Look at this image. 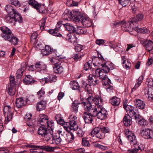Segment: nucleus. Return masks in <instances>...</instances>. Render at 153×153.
<instances>
[{
  "label": "nucleus",
  "instance_id": "f257e3e1",
  "mask_svg": "<svg viewBox=\"0 0 153 153\" xmlns=\"http://www.w3.org/2000/svg\"><path fill=\"white\" fill-rule=\"evenodd\" d=\"M54 128V123L53 120L48 122V143L52 144H59L65 140L66 133L64 130L60 129L57 131L59 136L53 135V129Z\"/></svg>",
  "mask_w": 153,
  "mask_h": 153
},
{
  "label": "nucleus",
  "instance_id": "f03ea898",
  "mask_svg": "<svg viewBox=\"0 0 153 153\" xmlns=\"http://www.w3.org/2000/svg\"><path fill=\"white\" fill-rule=\"evenodd\" d=\"M0 30L2 32L1 36L4 40L9 42L12 45H17L19 39L12 33L11 30L6 27H1Z\"/></svg>",
  "mask_w": 153,
  "mask_h": 153
},
{
  "label": "nucleus",
  "instance_id": "7ed1b4c3",
  "mask_svg": "<svg viewBox=\"0 0 153 153\" xmlns=\"http://www.w3.org/2000/svg\"><path fill=\"white\" fill-rule=\"evenodd\" d=\"M100 99H102L99 97L95 98L92 96V95L90 93L87 99L85 101L82 102V103L83 104L84 108L85 110L87 111H88L89 113H90L92 114L93 112L95 110L96 106L93 105L92 103H94L96 105V102H99Z\"/></svg>",
  "mask_w": 153,
  "mask_h": 153
},
{
  "label": "nucleus",
  "instance_id": "20e7f679",
  "mask_svg": "<svg viewBox=\"0 0 153 153\" xmlns=\"http://www.w3.org/2000/svg\"><path fill=\"white\" fill-rule=\"evenodd\" d=\"M102 99H100L99 102H96L95 108L92 114L93 117H97L101 120L106 119L108 114L107 111L102 107Z\"/></svg>",
  "mask_w": 153,
  "mask_h": 153
},
{
  "label": "nucleus",
  "instance_id": "39448f33",
  "mask_svg": "<svg viewBox=\"0 0 153 153\" xmlns=\"http://www.w3.org/2000/svg\"><path fill=\"white\" fill-rule=\"evenodd\" d=\"M77 119V117L75 116H70L69 122L64 123L63 126L64 129L68 132H70V130H77L78 128Z\"/></svg>",
  "mask_w": 153,
  "mask_h": 153
},
{
  "label": "nucleus",
  "instance_id": "423d86ee",
  "mask_svg": "<svg viewBox=\"0 0 153 153\" xmlns=\"http://www.w3.org/2000/svg\"><path fill=\"white\" fill-rule=\"evenodd\" d=\"M74 13L75 21L81 23L85 27H90L91 26V21L88 18L82 16L79 11H76Z\"/></svg>",
  "mask_w": 153,
  "mask_h": 153
},
{
  "label": "nucleus",
  "instance_id": "0eeeda50",
  "mask_svg": "<svg viewBox=\"0 0 153 153\" xmlns=\"http://www.w3.org/2000/svg\"><path fill=\"white\" fill-rule=\"evenodd\" d=\"M27 2L30 5L36 9L40 13L45 14L47 12V10L44 5L38 3L35 0H27Z\"/></svg>",
  "mask_w": 153,
  "mask_h": 153
},
{
  "label": "nucleus",
  "instance_id": "6e6552de",
  "mask_svg": "<svg viewBox=\"0 0 153 153\" xmlns=\"http://www.w3.org/2000/svg\"><path fill=\"white\" fill-rule=\"evenodd\" d=\"M123 108L126 109L128 115L131 117H134L135 120L138 119V117L140 115L139 112L137 110L134 109V107L131 105H126V103L123 104Z\"/></svg>",
  "mask_w": 153,
  "mask_h": 153
},
{
  "label": "nucleus",
  "instance_id": "1a4fd4ad",
  "mask_svg": "<svg viewBox=\"0 0 153 153\" xmlns=\"http://www.w3.org/2000/svg\"><path fill=\"white\" fill-rule=\"evenodd\" d=\"M62 25L65 27V29L70 33L76 32V28L72 24L68 23H64L62 21H60L57 23L56 25V28H59Z\"/></svg>",
  "mask_w": 153,
  "mask_h": 153
},
{
  "label": "nucleus",
  "instance_id": "9d476101",
  "mask_svg": "<svg viewBox=\"0 0 153 153\" xmlns=\"http://www.w3.org/2000/svg\"><path fill=\"white\" fill-rule=\"evenodd\" d=\"M100 56H99L98 57H95L92 59L93 64L95 68L94 69H99L100 67L104 65V63L105 62V60L103 58L102 56L100 55Z\"/></svg>",
  "mask_w": 153,
  "mask_h": 153
},
{
  "label": "nucleus",
  "instance_id": "9b49d317",
  "mask_svg": "<svg viewBox=\"0 0 153 153\" xmlns=\"http://www.w3.org/2000/svg\"><path fill=\"white\" fill-rule=\"evenodd\" d=\"M3 112L5 117V121L7 123L12 119L13 117V112L10 106H5L4 108Z\"/></svg>",
  "mask_w": 153,
  "mask_h": 153
},
{
  "label": "nucleus",
  "instance_id": "f8f14e48",
  "mask_svg": "<svg viewBox=\"0 0 153 153\" xmlns=\"http://www.w3.org/2000/svg\"><path fill=\"white\" fill-rule=\"evenodd\" d=\"M140 43L145 48L146 50L150 52L153 48V42L150 40L140 38L139 39Z\"/></svg>",
  "mask_w": 153,
  "mask_h": 153
},
{
  "label": "nucleus",
  "instance_id": "ddd939ff",
  "mask_svg": "<svg viewBox=\"0 0 153 153\" xmlns=\"http://www.w3.org/2000/svg\"><path fill=\"white\" fill-rule=\"evenodd\" d=\"M125 134L127 137L131 145H136L137 144L136 137L132 132L128 129L125 130Z\"/></svg>",
  "mask_w": 153,
  "mask_h": 153
},
{
  "label": "nucleus",
  "instance_id": "4468645a",
  "mask_svg": "<svg viewBox=\"0 0 153 153\" xmlns=\"http://www.w3.org/2000/svg\"><path fill=\"white\" fill-rule=\"evenodd\" d=\"M134 24L133 23L132 21H130L125 22L123 21L122 25V29L125 31H134L135 27H134Z\"/></svg>",
  "mask_w": 153,
  "mask_h": 153
},
{
  "label": "nucleus",
  "instance_id": "2eb2a0df",
  "mask_svg": "<svg viewBox=\"0 0 153 153\" xmlns=\"http://www.w3.org/2000/svg\"><path fill=\"white\" fill-rule=\"evenodd\" d=\"M141 134L142 137L146 139L153 138V131L149 128H145L142 130Z\"/></svg>",
  "mask_w": 153,
  "mask_h": 153
},
{
  "label": "nucleus",
  "instance_id": "dca6fc26",
  "mask_svg": "<svg viewBox=\"0 0 153 153\" xmlns=\"http://www.w3.org/2000/svg\"><path fill=\"white\" fill-rule=\"evenodd\" d=\"M100 125L98 127H96L92 131L91 133V135H96V137L99 139H102L104 137L105 135L103 133H101L100 131Z\"/></svg>",
  "mask_w": 153,
  "mask_h": 153
},
{
  "label": "nucleus",
  "instance_id": "f3484780",
  "mask_svg": "<svg viewBox=\"0 0 153 153\" xmlns=\"http://www.w3.org/2000/svg\"><path fill=\"white\" fill-rule=\"evenodd\" d=\"M76 11H74V14H73L72 12L71 11L68 10H66L62 15V18L64 20H68L69 19H73L74 21V13Z\"/></svg>",
  "mask_w": 153,
  "mask_h": 153
},
{
  "label": "nucleus",
  "instance_id": "a211bd4d",
  "mask_svg": "<svg viewBox=\"0 0 153 153\" xmlns=\"http://www.w3.org/2000/svg\"><path fill=\"white\" fill-rule=\"evenodd\" d=\"M41 126L38 129V134L42 137L47 138V126L43 123H41Z\"/></svg>",
  "mask_w": 153,
  "mask_h": 153
},
{
  "label": "nucleus",
  "instance_id": "6ab92c4d",
  "mask_svg": "<svg viewBox=\"0 0 153 153\" xmlns=\"http://www.w3.org/2000/svg\"><path fill=\"white\" fill-rule=\"evenodd\" d=\"M102 68H103V70L105 74L108 73L111 70L114 69V66L113 64L110 62H106L104 63V65L102 66Z\"/></svg>",
  "mask_w": 153,
  "mask_h": 153
},
{
  "label": "nucleus",
  "instance_id": "aec40b11",
  "mask_svg": "<svg viewBox=\"0 0 153 153\" xmlns=\"http://www.w3.org/2000/svg\"><path fill=\"white\" fill-rule=\"evenodd\" d=\"M28 147L33 149H31L30 150V152H33V153H37L38 150L37 149H42L46 151H48V147L47 146L28 145Z\"/></svg>",
  "mask_w": 153,
  "mask_h": 153
},
{
  "label": "nucleus",
  "instance_id": "412c9836",
  "mask_svg": "<svg viewBox=\"0 0 153 153\" xmlns=\"http://www.w3.org/2000/svg\"><path fill=\"white\" fill-rule=\"evenodd\" d=\"M95 73L96 75L98 76L100 79L105 80L108 78L106 74L104 72L103 68L101 70H100L99 69H96Z\"/></svg>",
  "mask_w": 153,
  "mask_h": 153
},
{
  "label": "nucleus",
  "instance_id": "4be33fe9",
  "mask_svg": "<svg viewBox=\"0 0 153 153\" xmlns=\"http://www.w3.org/2000/svg\"><path fill=\"white\" fill-rule=\"evenodd\" d=\"M23 81V83L26 85L31 84L36 82L33 77L29 75H26Z\"/></svg>",
  "mask_w": 153,
  "mask_h": 153
},
{
  "label": "nucleus",
  "instance_id": "5701e85b",
  "mask_svg": "<svg viewBox=\"0 0 153 153\" xmlns=\"http://www.w3.org/2000/svg\"><path fill=\"white\" fill-rule=\"evenodd\" d=\"M93 115L90 113H88L85 112L83 115V118L85 123H89L92 122L93 121Z\"/></svg>",
  "mask_w": 153,
  "mask_h": 153
},
{
  "label": "nucleus",
  "instance_id": "b1692460",
  "mask_svg": "<svg viewBox=\"0 0 153 153\" xmlns=\"http://www.w3.org/2000/svg\"><path fill=\"white\" fill-rule=\"evenodd\" d=\"M134 106L139 109H143L145 106V103L144 102L140 100L137 99L134 102Z\"/></svg>",
  "mask_w": 153,
  "mask_h": 153
},
{
  "label": "nucleus",
  "instance_id": "393cba45",
  "mask_svg": "<svg viewBox=\"0 0 153 153\" xmlns=\"http://www.w3.org/2000/svg\"><path fill=\"white\" fill-rule=\"evenodd\" d=\"M27 101L25 100L22 97L17 98L16 100V106L18 108H20L26 104Z\"/></svg>",
  "mask_w": 153,
  "mask_h": 153
},
{
  "label": "nucleus",
  "instance_id": "a878e982",
  "mask_svg": "<svg viewBox=\"0 0 153 153\" xmlns=\"http://www.w3.org/2000/svg\"><path fill=\"white\" fill-rule=\"evenodd\" d=\"M35 65L36 68L37 70L40 71V72L42 71H45L47 67L46 65L40 62H37Z\"/></svg>",
  "mask_w": 153,
  "mask_h": 153
},
{
  "label": "nucleus",
  "instance_id": "bb28decb",
  "mask_svg": "<svg viewBox=\"0 0 153 153\" xmlns=\"http://www.w3.org/2000/svg\"><path fill=\"white\" fill-rule=\"evenodd\" d=\"M14 13V14H13V15L12 16H13L15 23L17 22L20 23L22 22L23 19L22 16L19 13V12L16 10Z\"/></svg>",
  "mask_w": 153,
  "mask_h": 153
},
{
  "label": "nucleus",
  "instance_id": "cd10ccee",
  "mask_svg": "<svg viewBox=\"0 0 153 153\" xmlns=\"http://www.w3.org/2000/svg\"><path fill=\"white\" fill-rule=\"evenodd\" d=\"M47 102L45 101H41L38 102L36 105V109L38 111H40L44 109L45 108Z\"/></svg>",
  "mask_w": 153,
  "mask_h": 153
},
{
  "label": "nucleus",
  "instance_id": "c85d7f7f",
  "mask_svg": "<svg viewBox=\"0 0 153 153\" xmlns=\"http://www.w3.org/2000/svg\"><path fill=\"white\" fill-rule=\"evenodd\" d=\"M123 121L124 125L126 126H129L132 123V118L128 115H126L124 117Z\"/></svg>",
  "mask_w": 153,
  "mask_h": 153
},
{
  "label": "nucleus",
  "instance_id": "c756f323",
  "mask_svg": "<svg viewBox=\"0 0 153 153\" xmlns=\"http://www.w3.org/2000/svg\"><path fill=\"white\" fill-rule=\"evenodd\" d=\"M134 31H136L139 33L146 34H149L150 33L149 30L145 27L139 28L138 27H136Z\"/></svg>",
  "mask_w": 153,
  "mask_h": 153
},
{
  "label": "nucleus",
  "instance_id": "7c9ffc66",
  "mask_svg": "<svg viewBox=\"0 0 153 153\" xmlns=\"http://www.w3.org/2000/svg\"><path fill=\"white\" fill-rule=\"evenodd\" d=\"M39 122H40V124L43 123L44 125H46V126L48 128V117L45 114L41 115L40 116V118Z\"/></svg>",
  "mask_w": 153,
  "mask_h": 153
},
{
  "label": "nucleus",
  "instance_id": "2f4dec72",
  "mask_svg": "<svg viewBox=\"0 0 153 153\" xmlns=\"http://www.w3.org/2000/svg\"><path fill=\"white\" fill-rule=\"evenodd\" d=\"M5 9L8 14L11 15H13V14H14V13L16 11L13 7L10 4L6 5Z\"/></svg>",
  "mask_w": 153,
  "mask_h": 153
},
{
  "label": "nucleus",
  "instance_id": "473e14b6",
  "mask_svg": "<svg viewBox=\"0 0 153 153\" xmlns=\"http://www.w3.org/2000/svg\"><path fill=\"white\" fill-rule=\"evenodd\" d=\"M54 72L56 74H60L63 72V68L61 65H56L53 66Z\"/></svg>",
  "mask_w": 153,
  "mask_h": 153
},
{
  "label": "nucleus",
  "instance_id": "72a5a7b5",
  "mask_svg": "<svg viewBox=\"0 0 153 153\" xmlns=\"http://www.w3.org/2000/svg\"><path fill=\"white\" fill-rule=\"evenodd\" d=\"M110 101L112 105L117 106L120 104V100L119 98L116 97H114L110 100Z\"/></svg>",
  "mask_w": 153,
  "mask_h": 153
},
{
  "label": "nucleus",
  "instance_id": "f704fd0d",
  "mask_svg": "<svg viewBox=\"0 0 153 153\" xmlns=\"http://www.w3.org/2000/svg\"><path fill=\"white\" fill-rule=\"evenodd\" d=\"M138 117V119L136 120L138 122L139 125L142 126H145L147 125L148 122L146 120L143 118L140 115Z\"/></svg>",
  "mask_w": 153,
  "mask_h": 153
},
{
  "label": "nucleus",
  "instance_id": "c9c22d12",
  "mask_svg": "<svg viewBox=\"0 0 153 153\" xmlns=\"http://www.w3.org/2000/svg\"><path fill=\"white\" fill-rule=\"evenodd\" d=\"M51 63L55 66L56 65H61L62 61L59 59L58 57H53L50 59Z\"/></svg>",
  "mask_w": 153,
  "mask_h": 153
},
{
  "label": "nucleus",
  "instance_id": "e433bc0d",
  "mask_svg": "<svg viewBox=\"0 0 153 153\" xmlns=\"http://www.w3.org/2000/svg\"><path fill=\"white\" fill-rule=\"evenodd\" d=\"M4 20L7 23H10L14 25L15 24L13 16L10 15L8 14L6 15L4 18Z\"/></svg>",
  "mask_w": 153,
  "mask_h": 153
},
{
  "label": "nucleus",
  "instance_id": "4c0bfd02",
  "mask_svg": "<svg viewBox=\"0 0 153 153\" xmlns=\"http://www.w3.org/2000/svg\"><path fill=\"white\" fill-rule=\"evenodd\" d=\"M80 104L78 100H75L72 103V110L73 112L76 113L78 111V105Z\"/></svg>",
  "mask_w": 153,
  "mask_h": 153
},
{
  "label": "nucleus",
  "instance_id": "58836bf2",
  "mask_svg": "<svg viewBox=\"0 0 153 153\" xmlns=\"http://www.w3.org/2000/svg\"><path fill=\"white\" fill-rule=\"evenodd\" d=\"M143 18V15L142 14H138L136 16L133 18L131 20L132 22L134 25L135 24L136 22L141 20Z\"/></svg>",
  "mask_w": 153,
  "mask_h": 153
},
{
  "label": "nucleus",
  "instance_id": "ea45409f",
  "mask_svg": "<svg viewBox=\"0 0 153 153\" xmlns=\"http://www.w3.org/2000/svg\"><path fill=\"white\" fill-rule=\"evenodd\" d=\"M7 89V92L10 96H13L15 94L16 91V87H8Z\"/></svg>",
  "mask_w": 153,
  "mask_h": 153
},
{
  "label": "nucleus",
  "instance_id": "a19ab883",
  "mask_svg": "<svg viewBox=\"0 0 153 153\" xmlns=\"http://www.w3.org/2000/svg\"><path fill=\"white\" fill-rule=\"evenodd\" d=\"M47 18V17H45V18H42L39 22L40 28L42 30H43L44 29H45V28L46 27L45 26V25Z\"/></svg>",
  "mask_w": 153,
  "mask_h": 153
},
{
  "label": "nucleus",
  "instance_id": "79ce46f5",
  "mask_svg": "<svg viewBox=\"0 0 153 153\" xmlns=\"http://www.w3.org/2000/svg\"><path fill=\"white\" fill-rule=\"evenodd\" d=\"M10 86H15L19 85V83L15 81V78L13 76H10L9 77Z\"/></svg>",
  "mask_w": 153,
  "mask_h": 153
},
{
  "label": "nucleus",
  "instance_id": "37998d69",
  "mask_svg": "<svg viewBox=\"0 0 153 153\" xmlns=\"http://www.w3.org/2000/svg\"><path fill=\"white\" fill-rule=\"evenodd\" d=\"M151 87L149 89L148 94V100L149 101H152L153 102V89H152Z\"/></svg>",
  "mask_w": 153,
  "mask_h": 153
},
{
  "label": "nucleus",
  "instance_id": "c03bdc74",
  "mask_svg": "<svg viewBox=\"0 0 153 153\" xmlns=\"http://www.w3.org/2000/svg\"><path fill=\"white\" fill-rule=\"evenodd\" d=\"M48 33L51 34L53 36L61 37L62 35L58 33L57 31L54 29H50L48 30Z\"/></svg>",
  "mask_w": 153,
  "mask_h": 153
},
{
  "label": "nucleus",
  "instance_id": "a18cd8bd",
  "mask_svg": "<svg viewBox=\"0 0 153 153\" xmlns=\"http://www.w3.org/2000/svg\"><path fill=\"white\" fill-rule=\"evenodd\" d=\"M131 0H118V3L123 7H126L130 3Z\"/></svg>",
  "mask_w": 153,
  "mask_h": 153
},
{
  "label": "nucleus",
  "instance_id": "49530a36",
  "mask_svg": "<svg viewBox=\"0 0 153 153\" xmlns=\"http://www.w3.org/2000/svg\"><path fill=\"white\" fill-rule=\"evenodd\" d=\"M83 56V54L81 52H78L77 53L74 54L72 56L73 58L76 61L80 59L81 57Z\"/></svg>",
  "mask_w": 153,
  "mask_h": 153
},
{
  "label": "nucleus",
  "instance_id": "de8ad7c7",
  "mask_svg": "<svg viewBox=\"0 0 153 153\" xmlns=\"http://www.w3.org/2000/svg\"><path fill=\"white\" fill-rule=\"evenodd\" d=\"M8 1L10 3L17 7L20 6V3L18 0H8Z\"/></svg>",
  "mask_w": 153,
  "mask_h": 153
},
{
  "label": "nucleus",
  "instance_id": "09e8293b",
  "mask_svg": "<svg viewBox=\"0 0 153 153\" xmlns=\"http://www.w3.org/2000/svg\"><path fill=\"white\" fill-rule=\"evenodd\" d=\"M91 61H88L86 62L84 65L83 68L85 71H87L89 69H91L92 68V63Z\"/></svg>",
  "mask_w": 153,
  "mask_h": 153
},
{
  "label": "nucleus",
  "instance_id": "8fccbe9b",
  "mask_svg": "<svg viewBox=\"0 0 153 153\" xmlns=\"http://www.w3.org/2000/svg\"><path fill=\"white\" fill-rule=\"evenodd\" d=\"M84 48V46L82 45L77 44L75 45V50L76 51L80 52Z\"/></svg>",
  "mask_w": 153,
  "mask_h": 153
},
{
  "label": "nucleus",
  "instance_id": "3c124183",
  "mask_svg": "<svg viewBox=\"0 0 153 153\" xmlns=\"http://www.w3.org/2000/svg\"><path fill=\"white\" fill-rule=\"evenodd\" d=\"M38 36L36 32H34L32 33L30 37V40L31 41L35 42Z\"/></svg>",
  "mask_w": 153,
  "mask_h": 153
},
{
  "label": "nucleus",
  "instance_id": "603ef678",
  "mask_svg": "<svg viewBox=\"0 0 153 153\" xmlns=\"http://www.w3.org/2000/svg\"><path fill=\"white\" fill-rule=\"evenodd\" d=\"M76 33L79 34H83L86 32L85 29L82 27H78L76 30Z\"/></svg>",
  "mask_w": 153,
  "mask_h": 153
},
{
  "label": "nucleus",
  "instance_id": "864d4df0",
  "mask_svg": "<svg viewBox=\"0 0 153 153\" xmlns=\"http://www.w3.org/2000/svg\"><path fill=\"white\" fill-rule=\"evenodd\" d=\"M57 80V77L56 76L53 75H50L49 76L48 82H55Z\"/></svg>",
  "mask_w": 153,
  "mask_h": 153
},
{
  "label": "nucleus",
  "instance_id": "5fc2aeb1",
  "mask_svg": "<svg viewBox=\"0 0 153 153\" xmlns=\"http://www.w3.org/2000/svg\"><path fill=\"white\" fill-rule=\"evenodd\" d=\"M100 132L101 133H103L105 135V134L108 133L110 131V129L107 127H102L100 126Z\"/></svg>",
  "mask_w": 153,
  "mask_h": 153
},
{
  "label": "nucleus",
  "instance_id": "6e6d98bb",
  "mask_svg": "<svg viewBox=\"0 0 153 153\" xmlns=\"http://www.w3.org/2000/svg\"><path fill=\"white\" fill-rule=\"evenodd\" d=\"M80 0H68L67 2V4H68V3H70V2L72 1V3L71 4V5L74 6H77L78 2H80Z\"/></svg>",
  "mask_w": 153,
  "mask_h": 153
},
{
  "label": "nucleus",
  "instance_id": "4d7b16f0",
  "mask_svg": "<svg viewBox=\"0 0 153 153\" xmlns=\"http://www.w3.org/2000/svg\"><path fill=\"white\" fill-rule=\"evenodd\" d=\"M143 79V76H140L138 79L137 80L136 83L134 86H139L140 85Z\"/></svg>",
  "mask_w": 153,
  "mask_h": 153
},
{
  "label": "nucleus",
  "instance_id": "13d9d810",
  "mask_svg": "<svg viewBox=\"0 0 153 153\" xmlns=\"http://www.w3.org/2000/svg\"><path fill=\"white\" fill-rule=\"evenodd\" d=\"M23 72L21 70H18L16 73V78L17 79H19L21 78L23 75Z\"/></svg>",
  "mask_w": 153,
  "mask_h": 153
},
{
  "label": "nucleus",
  "instance_id": "bf43d9fd",
  "mask_svg": "<svg viewBox=\"0 0 153 153\" xmlns=\"http://www.w3.org/2000/svg\"><path fill=\"white\" fill-rule=\"evenodd\" d=\"M47 46H48V45H45V49L41 50V53L43 56H46L48 55V50L46 48Z\"/></svg>",
  "mask_w": 153,
  "mask_h": 153
},
{
  "label": "nucleus",
  "instance_id": "052dcab7",
  "mask_svg": "<svg viewBox=\"0 0 153 153\" xmlns=\"http://www.w3.org/2000/svg\"><path fill=\"white\" fill-rule=\"evenodd\" d=\"M27 67V64L26 62H23L21 64V68L19 70H21L22 71H25Z\"/></svg>",
  "mask_w": 153,
  "mask_h": 153
},
{
  "label": "nucleus",
  "instance_id": "680f3d73",
  "mask_svg": "<svg viewBox=\"0 0 153 153\" xmlns=\"http://www.w3.org/2000/svg\"><path fill=\"white\" fill-rule=\"evenodd\" d=\"M88 78L89 80H90L91 81L93 84L94 85H96V84L98 83V80H93V76L92 75H90L88 76Z\"/></svg>",
  "mask_w": 153,
  "mask_h": 153
},
{
  "label": "nucleus",
  "instance_id": "e2e57ef3",
  "mask_svg": "<svg viewBox=\"0 0 153 153\" xmlns=\"http://www.w3.org/2000/svg\"><path fill=\"white\" fill-rule=\"evenodd\" d=\"M35 120H30L27 121V124L29 127H34L35 126Z\"/></svg>",
  "mask_w": 153,
  "mask_h": 153
},
{
  "label": "nucleus",
  "instance_id": "0e129e2a",
  "mask_svg": "<svg viewBox=\"0 0 153 153\" xmlns=\"http://www.w3.org/2000/svg\"><path fill=\"white\" fill-rule=\"evenodd\" d=\"M56 50L53 49L52 48L48 45V54H56Z\"/></svg>",
  "mask_w": 153,
  "mask_h": 153
},
{
  "label": "nucleus",
  "instance_id": "69168bd1",
  "mask_svg": "<svg viewBox=\"0 0 153 153\" xmlns=\"http://www.w3.org/2000/svg\"><path fill=\"white\" fill-rule=\"evenodd\" d=\"M134 147L133 148V147L132 146V149H128V150L129 153H137L138 152L137 149L136 148L135 145H134Z\"/></svg>",
  "mask_w": 153,
  "mask_h": 153
},
{
  "label": "nucleus",
  "instance_id": "338daca9",
  "mask_svg": "<svg viewBox=\"0 0 153 153\" xmlns=\"http://www.w3.org/2000/svg\"><path fill=\"white\" fill-rule=\"evenodd\" d=\"M95 43L96 44L99 45H103L105 43V40L102 39H97L95 42Z\"/></svg>",
  "mask_w": 153,
  "mask_h": 153
},
{
  "label": "nucleus",
  "instance_id": "774afa93",
  "mask_svg": "<svg viewBox=\"0 0 153 153\" xmlns=\"http://www.w3.org/2000/svg\"><path fill=\"white\" fill-rule=\"evenodd\" d=\"M32 116V114L31 113H27L25 115V119L27 121L31 120V117Z\"/></svg>",
  "mask_w": 153,
  "mask_h": 153
}]
</instances>
